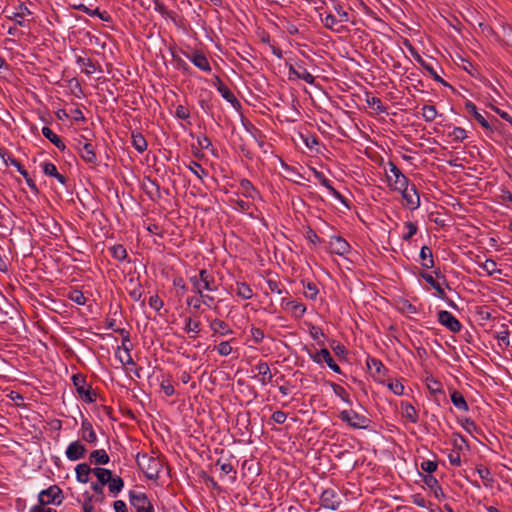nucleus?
Masks as SVG:
<instances>
[{"label":"nucleus","mask_w":512,"mask_h":512,"mask_svg":"<svg viewBox=\"0 0 512 512\" xmlns=\"http://www.w3.org/2000/svg\"><path fill=\"white\" fill-rule=\"evenodd\" d=\"M77 63L86 67V69H85L86 74H92L97 69L96 63L90 58H84V57L79 56L77 58Z\"/></svg>","instance_id":"obj_50"},{"label":"nucleus","mask_w":512,"mask_h":512,"mask_svg":"<svg viewBox=\"0 0 512 512\" xmlns=\"http://www.w3.org/2000/svg\"><path fill=\"white\" fill-rule=\"evenodd\" d=\"M89 460L94 464L105 465L109 463L110 458L104 449H98L90 453Z\"/></svg>","instance_id":"obj_32"},{"label":"nucleus","mask_w":512,"mask_h":512,"mask_svg":"<svg viewBox=\"0 0 512 512\" xmlns=\"http://www.w3.org/2000/svg\"><path fill=\"white\" fill-rule=\"evenodd\" d=\"M397 192L401 193L402 198L404 199L405 204L409 209L415 210L420 206V197L415 185H412L410 188L407 186L405 191L398 190Z\"/></svg>","instance_id":"obj_13"},{"label":"nucleus","mask_w":512,"mask_h":512,"mask_svg":"<svg viewBox=\"0 0 512 512\" xmlns=\"http://www.w3.org/2000/svg\"><path fill=\"white\" fill-rule=\"evenodd\" d=\"M502 330L497 332L496 338L499 340V345L508 347L510 345V332L507 325H502Z\"/></svg>","instance_id":"obj_48"},{"label":"nucleus","mask_w":512,"mask_h":512,"mask_svg":"<svg viewBox=\"0 0 512 512\" xmlns=\"http://www.w3.org/2000/svg\"><path fill=\"white\" fill-rule=\"evenodd\" d=\"M86 452V447L79 440H76L68 445L66 449V457L70 461H76L83 458Z\"/></svg>","instance_id":"obj_17"},{"label":"nucleus","mask_w":512,"mask_h":512,"mask_svg":"<svg viewBox=\"0 0 512 512\" xmlns=\"http://www.w3.org/2000/svg\"><path fill=\"white\" fill-rule=\"evenodd\" d=\"M437 320L441 325L453 333L459 332L462 328L460 321L451 312L446 310H440L438 312Z\"/></svg>","instance_id":"obj_8"},{"label":"nucleus","mask_w":512,"mask_h":512,"mask_svg":"<svg viewBox=\"0 0 512 512\" xmlns=\"http://www.w3.org/2000/svg\"><path fill=\"white\" fill-rule=\"evenodd\" d=\"M81 439L89 444L97 442V435L93 429L92 423L88 419H83L80 429Z\"/></svg>","instance_id":"obj_21"},{"label":"nucleus","mask_w":512,"mask_h":512,"mask_svg":"<svg viewBox=\"0 0 512 512\" xmlns=\"http://www.w3.org/2000/svg\"><path fill=\"white\" fill-rule=\"evenodd\" d=\"M367 104L374 108L376 110L377 113H385L386 112V107L383 105L382 101L380 98L378 97H368L367 98Z\"/></svg>","instance_id":"obj_52"},{"label":"nucleus","mask_w":512,"mask_h":512,"mask_svg":"<svg viewBox=\"0 0 512 512\" xmlns=\"http://www.w3.org/2000/svg\"><path fill=\"white\" fill-rule=\"evenodd\" d=\"M175 116L181 120H187L190 117V111L184 105H178L175 110Z\"/></svg>","instance_id":"obj_61"},{"label":"nucleus","mask_w":512,"mask_h":512,"mask_svg":"<svg viewBox=\"0 0 512 512\" xmlns=\"http://www.w3.org/2000/svg\"><path fill=\"white\" fill-rule=\"evenodd\" d=\"M216 466H219L220 470L224 473V474H230V473H233V477H232V480L235 481L236 480V470L234 469L233 465L230 463V462H223L222 459H218L216 461Z\"/></svg>","instance_id":"obj_51"},{"label":"nucleus","mask_w":512,"mask_h":512,"mask_svg":"<svg viewBox=\"0 0 512 512\" xmlns=\"http://www.w3.org/2000/svg\"><path fill=\"white\" fill-rule=\"evenodd\" d=\"M160 388L166 396H172L175 393V389L172 385L171 379H162Z\"/></svg>","instance_id":"obj_57"},{"label":"nucleus","mask_w":512,"mask_h":512,"mask_svg":"<svg viewBox=\"0 0 512 512\" xmlns=\"http://www.w3.org/2000/svg\"><path fill=\"white\" fill-rule=\"evenodd\" d=\"M210 329L213 331L214 335L224 336V335H229V334L233 333V331L231 330L229 325L226 322H224L223 320L218 319V318L213 319L210 322Z\"/></svg>","instance_id":"obj_24"},{"label":"nucleus","mask_w":512,"mask_h":512,"mask_svg":"<svg viewBox=\"0 0 512 512\" xmlns=\"http://www.w3.org/2000/svg\"><path fill=\"white\" fill-rule=\"evenodd\" d=\"M240 188L242 190V194L246 198L255 199V197L258 195V191L253 186L252 182L248 179H242L240 181Z\"/></svg>","instance_id":"obj_39"},{"label":"nucleus","mask_w":512,"mask_h":512,"mask_svg":"<svg viewBox=\"0 0 512 512\" xmlns=\"http://www.w3.org/2000/svg\"><path fill=\"white\" fill-rule=\"evenodd\" d=\"M367 366L371 371H374V375L378 377L385 376L387 372V368L384 366V364L376 358L369 357L367 359Z\"/></svg>","instance_id":"obj_35"},{"label":"nucleus","mask_w":512,"mask_h":512,"mask_svg":"<svg viewBox=\"0 0 512 512\" xmlns=\"http://www.w3.org/2000/svg\"><path fill=\"white\" fill-rule=\"evenodd\" d=\"M42 168L45 175L56 178L63 185L66 184L67 178L58 172L57 167L53 163L44 162Z\"/></svg>","instance_id":"obj_28"},{"label":"nucleus","mask_w":512,"mask_h":512,"mask_svg":"<svg viewBox=\"0 0 512 512\" xmlns=\"http://www.w3.org/2000/svg\"><path fill=\"white\" fill-rule=\"evenodd\" d=\"M75 149L79 153L81 159L86 163L90 164L92 168L99 165V161L96 155L95 147L90 142H85L82 147L75 146Z\"/></svg>","instance_id":"obj_9"},{"label":"nucleus","mask_w":512,"mask_h":512,"mask_svg":"<svg viewBox=\"0 0 512 512\" xmlns=\"http://www.w3.org/2000/svg\"><path fill=\"white\" fill-rule=\"evenodd\" d=\"M214 86L216 87L217 91L221 94V96L229 102L234 108H240L241 103L236 98L234 93L222 82V80L216 76Z\"/></svg>","instance_id":"obj_12"},{"label":"nucleus","mask_w":512,"mask_h":512,"mask_svg":"<svg viewBox=\"0 0 512 512\" xmlns=\"http://www.w3.org/2000/svg\"><path fill=\"white\" fill-rule=\"evenodd\" d=\"M123 487L124 481L119 476L113 475L110 481L108 482V489L113 497H116L122 491Z\"/></svg>","instance_id":"obj_38"},{"label":"nucleus","mask_w":512,"mask_h":512,"mask_svg":"<svg viewBox=\"0 0 512 512\" xmlns=\"http://www.w3.org/2000/svg\"><path fill=\"white\" fill-rule=\"evenodd\" d=\"M68 299L78 305H85L87 302V298L84 296V293L78 289H72L68 295Z\"/></svg>","instance_id":"obj_44"},{"label":"nucleus","mask_w":512,"mask_h":512,"mask_svg":"<svg viewBox=\"0 0 512 512\" xmlns=\"http://www.w3.org/2000/svg\"><path fill=\"white\" fill-rule=\"evenodd\" d=\"M330 252L343 256L350 251L349 243L341 236H332L329 243Z\"/></svg>","instance_id":"obj_15"},{"label":"nucleus","mask_w":512,"mask_h":512,"mask_svg":"<svg viewBox=\"0 0 512 512\" xmlns=\"http://www.w3.org/2000/svg\"><path fill=\"white\" fill-rule=\"evenodd\" d=\"M93 474L97 477V482L95 483L103 486L108 484V482L113 476L111 470L100 467L93 468Z\"/></svg>","instance_id":"obj_31"},{"label":"nucleus","mask_w":512,"mask_h":512,"mask_svg":"<svg viewBox=\"0 0 512 512\" xmlns=\"http://www.w3.org/2000/svg\"><path fill=\"white\" fill-rule=\"evenodd\" d=\"M32 12L30 9L25 5L24 2H20L18 5V12L14 13L13 16L9 17V19L14 20L17 25L24 26V20L23 18L25 16L31 15Z\"/></svg>","instance_id":"obj_36"},{"label":"nucleus","mask_w":512,"mask_h":512,"mask_svg":"<svg viewBox=\"0 0 512 512\" xmlns=\"http://www.w3.org/2000/svg\"><path fill=\"white\" fill-rule=\"evenodd\" d=\"M73 385L75 386L78 396L86 403L96 401V392L87 384L86 376L83 374H74L72 376Z\"/></svg>","instance_id":"obj_3"},{"label":"nucleus","mask_w":512,"mask_h":512,"mask_svg":"<svg viewBox=\"0 0 512 512\" xmlns=\"http://www.w3.org/2000/svg\"><path fill=\"white\" fill-rule=\"evenodd\" d=\"M200 281L202 293L204 292V290L209 292H214L218 290V285L216 283L215 277L210 271L206 269L200 270Z\"/></svg>","instance_id":"obj_20"},{"label":"nucleus","mask_w":512,"mask_h":512,"mask_svg":"<svg viewBox=\"0 0 512 512\" xmlns=\"http://www.w3.org/2000/svg\"><path fill=\"white\" fill-rule=\"evenodd\" d=\"M93 502L94 500L90 498V494L86 492L84 494V502L82 504L83 512H94Z\"/></svg>","instance_id":"obj_64"},{"label":"nucleus","mask_w":512,"mask_h":512,"mask_svg":"<svg viewBox=\"0 0 512 512\" xmlns=\"http://www.w3.org/2000/svg\"><path fill=\"white\" fill-rule=\"evenodd\" d=\"M476 472L479 475V477L482 479L485 487H492V485L494 483V478H493L491 470L488 467H486L484 465H477Z\"/></svg>","instance_id":"obj_30"},{"label":"nucleus","mask_w":512,"mask_h":512,"mask_svg":"<svg viewBox=\"0 0 512 512\" xmlns=\"http://www.w3.org/2000/svg\"><path fill=\"white\" fill-rule=\"evenodd\" d=\"M304 287V295L306 298L311 300H316L319 290L315 283L312 282H302Z\"/></svg>","instance_id":"obj_43"},{"label":"nucleus","mask_w":512,"mask_h":512,"mask_svg":"<svg viewBox=\"0 0 512 512\" xmlns=\"http://www.w3.org/2000/svg\"><path fill=\"white\" fill-rule=\"evenodd\" d=\"M124 348V353H125V356H122L121 354H119L118 352L116 353V357L120 360V362L123 364V365H134V361L130 355V348L125 346L123 347Z\"/></svg>","instance_id":"obj_59"},{"label":"nucleus","mask_w":512,"mask_h":512,"mask_svg":"<svg viewBox=\"0 0 512 512\" xmlns=\"http://www.w3.org/2000/svg\"><path fill=\"white\" fill-rule=\"evenodd\" d=\"M132 145L139 153L147 150L148 144L144 136L140 132H132Z\"/></svg>","instance_id":"obj_37"},{"label":"nucleus","mask_w":512,"mask_h":512,"mask_svg":"<svg viewBox=\"0 0 512 512\" xmlns=\"http://www.w3.org/2000/svg\"><path fill=\"white\" fill-rule=\"evenodd\" d=\"M387 165L388 170H386V177L389 187L395 191H405V188L409 186V179L392 161H389Z\"/></svg>","instance_id":"obj_2"},{"label":"nucleus","mask_w":512,"mask_h":512,"mask_svg":"<svg viewBox=\"0 0 512 512\" xmlns=\"http://www.w3.org/2000/svg\"><path fill=\"white\" fill-rule=\"evenodd\" d=\"M231 288L235 294L243 300H248L253 297V290L246 282H236Z\"/></svg>","instance_id":"obj_25"},{"label":"nucleus","mask_w":512,"mask_h":512,"mask_svg":"<svg viewBox=\"0 0 512 512\" xmlns=\"http://www.w3.org/2000/svg\"><path fill=\"white\" fill-rule=\"evenodd\" d=\"M297 68L290 64L288 67V75L289 79H301L308 84H314L315 78L314 76L308 72L301 64H296Z\"/></svg>","instance_id":"obj_11"},{"label":"nucleus","mask_w":512,"mask_h":512,"mask_svg":"<svg viewBox=\"0 0 512 512\" xmlns=\"http://www.w3.org/2000/svg\"><path fill=\"white\" fill-rule=\"evenodd\" d=\"M321 21L325 28L333 32L342 33L347 30L346 27L342 25L343 22H339V18L331 12L321 17Z\"/></svg>","instance_id":"obj_19"},{"label":"nucleus","mask_w":512,"mask_h":512,"mask_svg":"<svg viewBox=\"0 0 512 512\" xmlns=\"http://www.w3.org/2000/svg\"><path fill=\"white\" fill-rule=\"evenodd\" d=\"M422 116L426 122H432L437 116V110L434 105H424L422 107Z\"/></svg>","instance_id":"obj_49"},{"label":"nucleus","mask_w":512,"mask_h":512,"mask_svg":"<svg viewBox=\"0 0 512 512\" xmlns=\"http://www.w3.org/2000/svg\"><path fill=\"white\" fill-rule=\"evenodd\" d=\"M200 322L193 320L191 317L185 319V327L184 330L187 333L193 332L194 334H198L200 332Z\"/></svg>","instance_id":"obj_53"},{"label":"nucleus","mask_w":512,"mask_h":512,"mask_svg":"<svg viewBox=\"0 0 512 512\" xmlns=\"http://www.w3.org/2000/svg\"><path fill=\"white\" fill-rule=\"evenodd\" d=\"M281 305L284 308L291 310L295 317H302L306 312V307L303 303L297 301H290L287 298H282Z\"/></svg>","instance_id":"obj_23"},{"label":"nucleus","mask_w":512,"mask_h":512,"mask_svg":"<svg viewBox=\"0 0 512 512\" xmlns=\"http://www.w3.org/2000/svg\"><path fill=\"white\" fill-rule=\"evenodd\" d=\"M186 57L200 70L205 72L211 71V66L205 54L199 50H194L191 54H186Z\"/></svg>","instance_id":"obj_18"},{"label":"nucleus","mask_w":512,"mask_h":512,"mask_svg":"<svg viewBox=\"0 0 512 512\" xmlns=\"http://www.w3.org/2000/svg\"><path fill=\"white\" fill-rule=\"evenodd\" d=\"M401 409H402V415L404 418H406L411 423L418 422V420H419L418 412L412 404H410L408 402L402 403Z\"/></svg>","instance_id":"obj_33"},{"label":"nucleus","mask_w":512,"mask_h":512,"mask_svg":"<svg viewBox=\"0 0 512 512\" xmlns=\"http://www.w3.org/2000/svg\"><path fill=\"white\" fill-rule=\"evenodd\" d=\"M112 257L118 261H124L127 258V251L121 244L114 245L110 248Z\"/></svg>","instance_id":"obj_46"},{"label":"nucleus","mask_w":512,"mask_h":512,"mask_svg":"<svg viewBox=\"0 0 512 512\" xmlns=\"http://www.w3.org/2000/svg\"><path fill=\"white\" fill-rule=\"evenodd\" d=\"M332 8L337 14L339 18V22H348L350 21L349 14L346 10H344L343 6L337 0H332Z\"/></svg>","instance_id":"obj_42"},{"label":"nucleus","mask_w":512,"mask_h":512,"mask_svg":"<svg viewBox=\"0 0 512 512\" xmlns=\"http://www.w3.org/2000/svg\"><path fill=\"white\" fill-rule=\"evenodd\" d=\"M388 388L395 394V395H403L404 393V385L398 381L394 380L388 383Z\"/></svg>","instance_id":"obj_60"},{"label":"nucleus","mask_w":512,"mask_h":512,"mask_svg":"<svg viewBox=\"0 0 512 512\" xmlns=\"http://www.w3.org/2000/svg\"><path fill=\"white\" fill-rule=\"evenodd\" d=\"M480 267L483 268L488 275H493L496 272H501L497 269V263L493 259H486L485 262L480 264Z\"/></svg>","instance_id":"obj_55"},{"label":"nucleus","mask_w":512,"mask_h":512,"mask_svg":"<svg viewBox=\"0 0 512 512\" xmlns=\"http://www.w3.org/2000/svg\"><path fill=\"white\" fill-rule=\"evenodd\" d=\"M163 305L164 302L158 295H153L149 298V306L152 309L159 311L163 307Z\"/></svg>","instance_id":"obj_63"},{"label":"nucleus","mask_w":512,"mask_h":512,"mask_svg":"<svg viewBox=\"0 0 512 512\" xmlns=\"http://www.w3.org/2000/svg\"><path fill=\"white\" fill-rule=\"evenodd\" d=\"M419 256L423 268L430 269L434 266L433 253L428 246H423L421 248Z\"/></svg>","instance_id":"obj_34"},{"label":"nucleus","mask_w":512,"mask_h":512,"mask_svg":"<svg viewBox=\"0 0 512 512\" xmlns=\"http://www.w3.org/2000/svg\"><path fill=\"white\" fill-rule=\"evenodd\" d=\"M451 401L457 409H459L461 411H465V412L469 410V406H468L464 396L459 391L454 390L451 393Z\"/></svg>","instance_id":"obj_40"},{"label":"nucleus","mask_w":512,"mask_h":512,"mask_svg":"<svg viewBox=\"0 0 512 512\" xmlns=\"http://www.w3.org/2000/svg\"><path fill=\"white\" fill-rule=\"evenodd\" d=\"M452 437L453 445L456 449L461 450L464 446H468L466 439L462 435L454 433Z\"/></svg>","instance_id":"obj_62"},{"label":"nucleus","mask_w":512,"mask_h":512,"mask_svg":"<svg viewBox=\"0 0 512 512\" xmlns=\"http://www.w3.org/2000/svg\"><path fill=\"white\" fill-rule=\"evenodd\" d=\"M405 228L408 230L406 234L402 236L404 241H410L411 238L417 233L418 227L411 221L405 222Z\"/></svg>","instance_id":"obj_56"},{"label":"nucleus","mask_w":512,"mask_h":512,"mask_svg":"<svg viewBox=\"0 0 512 512\" xmlns=\"http://www.w3.org/2000/svg\"><path fill=\"white\" fill-rule=\"evenodd\" d=\"M254 368L261 376L260 381L262 385H266L271 382L273 375L271 373L269 365L266 362L260 361L257 365H255Z\"/></svg>","instance_id":"obj_29"},{"label":"nucleus","mask_w":512,"mask_h":512,"mask_svg":"<svg viewBox=\"0 0 512 512\" xmlns=\"http://www.w3.org/2000/svg\"><path fill=\"white\" fill-rule=\"evenodd\" d=\"M247 130L252 134L253 138L256 140L258 146L263 150V152L267 153L268 150L266 149V146L268 145L264 141L261 132L258 129H256L253 125H250V128H247Z\"/></svg>","instance_id":"obj_45"},{"label":"nucleus","mask_w":512,"mask_h":512,"mask_svg":"<svg viewBox=\"0 0 512 512\" xmlns=\"http://www.w3.org/2000/svg\"><path fill=\"white\" fill-rule=\"evenodd\" d=\"M320 503L324 508L335 511L340 507L342 500L336 490L328 488L322 492Z\"/></svg>","instance_id":"obj_7"},{"label":"nucleus","mask_w":512,"mask_h":512,"mask_svg":"<svg viewBox=\"0 0 512 512\" xmlns=\"http://www.w3.org/2000/svg\"><path fill=\"white\" fill-rule=\"evenodd\" d=\"M64 499L63 492L58 485H51L42 490L38 495L39 503L42 505H60Z\"/></svg>","instance_id":"obj_6"},{"label":"nucleus","mask_w":512,"mask_h":512,"mask_svg":"<svg viewBox=\"0 0 512 512\" xmlns=\"http://www.w3.org/2000/svg\"><path fill=\"white\" fill-rule=\"evenodd\" d=\"M465 110L471 114L474 119L486 130L490 131V132H493L494 129L493 127L491 126V124L489 123V121L482 115L478 112L477 110V107L476 105L470 101V100H467L465 102Z\"/></svg>","instance_id":"obj_16"},{"label":"nucleus","mask_w":512,"mask_h":512,"mask_svg":"<svg viewBox=\"0 0 512 512\" xmlns=\"http://www.w3.org/2000/svg\"><path fill=\"white\" fill-rule=\"evenodd\" d=\"M91 489L93 490L94 494L90 495V498H92L94 500V502H96V503H99V504L104 503V501H105L104 486L92 482Z\"/></svg>","instance_id":"obj_41"},{"label":"nucleus","mask_w":512,"mask_h":512,"mask_svg":"<svg viewBox=\"0 0 512 512\" xmlns=\"http://www.w3.org/2000/svg\"><path fill=\"white\" fill-rule=\"evenodd\" d=\"M338 417L353 429H368L371 423L368 417L354 410H342Z\"/></svg>","instance_id":"obj_4"},{"label":"nucleus","mask_w":512,"mask_h":512,"mask_svg":"<svg viewBox=\"0 0 512 512\" xmlns=\"http://www.w3.org/2000/svg\"><path fill=\"white\" fill-rule=\"evenodd\" d=\"M314 176L325 188L328 189V191L336 199H338L346 207H349V204H348L346 198L331 185V181L328 178H326L322 172L314 170Z\"/></svg>","instance_id":"obj_14"},{"label":"nucleus","mask_w":512,"mask_h":512,"mask_svg":"<svg viewBox=\"0 0 512 512\" xmlns=\"http://www.w3.org/2000/svg\"><path fill=\"white\" fill-rule=\"evenodd\" d=\"M330 385H331V388H332L333 392L335 393V395H337L339 398H341L344 402L351 405L349 393L346 391V389L344 387H342L341 385L336 384V383H331Z\"/></svg>","instance_id":"obj_47"},{"label":"nucleus","mask_w":512,"mask_h":512,"mask_svg":"<svg viewBox=\"0 0 512 512\" xmlns=\"http://www.w3.org/2000/svg\"><path fill=\"white\" fill-rule=\"evenodd\" d=\"M137 464L144 475L150 480H157L163 469V461L159 457L143 454L137 459Z\"/></svg>","instance_id":"obj_1"},{"label":"nucleus","mask_w":512,"mask_h":512,"mask_svg":"<svg viewBox=\"0 0 512 512\" xmlns=\"http://www.w3.org/2000/svg\"><path fill=\"white\" fill-rule=\"evenodd\" d=\"M76 479L80 483H88L90 480V473H93V468H91L86 463H80L75 468Z\"/></svg>","instance_id":"obj_27"},{"label":"nucleus","mask_w":512,"mask_h":512,"mask_svg":"<svg viewBox=\"0 0 512 512\" xmlns=\"http://www.w3.org/2000/svg\"><path fill=\"white\" fill-rule=\"evenodd\" d=\"M129 502L136 512H155L153 504L143 492L129 491Z\"/></svg>","instance_id":"obj_5"},{"label":"nucleus","mask_w":512,"mask_h":512,"mask_svg":"<svg viewBox=\"0 0 512 512\" xmlns=\"http://www.w3.org/2000/svg\"><path fill=\"white\" fill-rule=\"evenodd\" d=\"M128 294L131 299L135 302H140L141 306L145 305V301L142 299L143 290L142 285L138 279L130 278L129 279V287L127 288Z\"/></svg>","instance_id":"obj_22"},{"label":"nucleus","mask_w":512,"mask_h":512,"mask_svg":"<svg viewBox=\"0 0 512 512\" xmlns=\"http://www.w3.org/2000/svg\"><path fill=\"white\" fill-rule=\"evenodd\" d=\"M310 358L318 364H321L322 362H325L327 366L332 369L336 373H341V368L338 364L334 361L333 357L331 356L329 350L327 348H322L320 351H317L315 353H309Z\"/></svg>","instance_id":"obj_10"},{"label":"nucleus","mask_w":512,"mask_h":512,"mask_svg":"<svg viewBox=\"0 0 512 512\" xmlns=\"http://www.w3.org/2000/svg\"><path fill=\"white\" fill-rule=\"evenodd\" d=\"M43 136L48 139L52 144H54L60 151L66 150V145L62 141V139L52 131L49 127L45 126L42 128Z\"/></svg>","instance_id":"obj_26"},{"label":"nucleus","mask_w":512,"mask_h":512,"mask_svg":"<svg viewBox=\"0 0 512 512\" xmlns=\"http://www.w3.org/2000/svg\"><path fill=\"white\" fill-rule=\"evenodd\" d=\"M188 168L199 179H202L203 176L207 174L206 170L202 167V165L196 161H191L190 164L188 165Z\"/></svg>","instance_id":"obj_54"},{"label":"nucleus","mask_w":512,"mask_h":512,"mask_svg":"<svg viewBox=\"0 0 512 512\" xmlns=\"http://www.w3.org/2000/svg\"><path fill=\"white\" fill-rule=\"evenodd\" d=\"M450 136L453 137L454 141L462 142L467 138L466 130L462 127H454L453 131L450 133Z\"/></svg>","instance_id":"obj_58"}]
</instances>
